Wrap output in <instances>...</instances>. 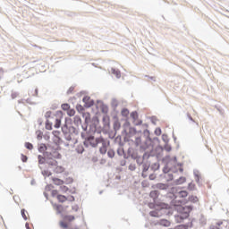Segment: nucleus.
<instances>
[{
    "instance_id": "obj_31",
    "label": "nucleus",
    "mask_w": 229,
    "mask_h": 229,
    "mask_svg": "<svg viewBox=\"0 0 229 229\" xmlns=\"http://www.w3.org/2000/svg\"><path fill=\"white\" fill-rule=\"evenodd\" d=\"M42 174L46 176H50L51 175V172H48V171H43Z\"/></svg>"
},
{
    "instance_id": "obj_4",
    "label": "nucleus",
    "mask_w": 229,
    "mask_h": 229,
    "mask_svg": "<svg viewBox=\"0 0 229 229\" xmlns=\"http://www.w3.org/2000/svg\"><path fill=\"white\" fill-rule=\"evenodd\" d=\"M99 143L102 144V146L99 148L100 154H102V155L106 154V152H107L106 143L105 141H103V140H99Z\"/></svg>"
},
{
    "instance_id": "obj_10",
    "label": "nucleus",
    "mask_w": 229,
    "mask_h": 229,
    "mask_svg": "<svg viewBox=\"0 0 229 229\" xmlns=\"http://www.w3.org/2000/svg\"><path fill=\"white\" fill-rule=\"evenodd\" d=\"M53 182L55 185H63L64 183L63 180L57 179L56 177H54Z\"/></svg>"
},
{
    "instance_id": "obj_7",
    "label": "nucleus",
    "mask_w": 229,
    "mask_h": 229,
    "mask_svg": "<svg viewBox=\"0 0 229 229\" xmlns=\"http://www.w3.org/2000/svg\"><path fill=\"white\" fill-rule=\"evenodd\" d=\"M159 225L162 226L169 227L171 225V222L169 220H159Z\"/></svg>"
},
{
    "instance_id": "obj_35",
    "label": "nucleus",
    "mask_w": 229,
    "mask_h": 229,
    "mask_svg": "<svg viewBox=\"0 0 229 229\" xmlns=\"http://www.w3.org/2000/svg\"><path fill=\"white\" fill-rule=\"evenodd\" d=\"M175 229H186V226L179 225V226H176Z\"/></svg>"
},
{
    "instance_id": "obj_19",
    "label": "nucleus",
    "mask_w": 229,
    "mask_h": 229,
    "mask_svg": "<svg viewBox=\"0 0 229 229\" xmlns=\"http://www.w3.org/2000/svg\"><path fill=\"white\" fill-rule=\"evenodd\" d=\"M61 108H62L64 111H68L69 108H70V105H69V104H62Z\"/></svg>"
},
{
    "instance_id": "obj_16",
    "label": "nucleus",
    "mask_w": 229,
    "mask_h": 229,
    "mask_svg": "<svg viewBox=\"0 0 229 229\" xmlns=\"http://www.w3.org/2000/svg\"><path fill=\"white\" fill-rule=\"evenodd\" d=\"M75 219V216H64V220L65 221H68V222H72Z\"/></svg>"
},
{
    "instance_id": "obj_15",
    "label": "nucleus",
    "mask_w": 229,
    "mask_h": 229,
    "mask_svg": "<svg viewBox=\"0 0 229 229\" xmlns=\"http://www.w3.org/2000/svg\"><path fill=\"white\" fill-rule=\"evenodd\" d=\"M55 210H57V214H61L63 212V206L55 205Z\"/></svg>"
},
{
    "instance_id": "obj_36",
    "label": "nucleus",
    "mask_w": 229,
    "mask_h": 229,
    "mask_svg": "<svg viewBox=\"0 0 229 229\" xmlns=\"http://www.w3.org/2000/svg\"><path fill=\"white\" fill-rule=\"evenodd\" d=\"M156 179V175L155 174H150L149 175V180H155Z\"/></svg>"
},
{
    "instance_id": "obj_20",
    "label": "nucleus",
    "mask_w": 229,
    "mask_h": 229,
    "mask_svg": "<svg viewBox=\"0 0 229 229\" xmlns=\"http://www.w3.org/2000/svg\"><path fill=\"white\" fill-rule=\"evenodd\" d=\"M25 148L29 150H32L33 149V145L30 142H26L25 143Z\"/></svg>"
},
{
    "instance_id": "obj_40",
    "label": "nucleus",
    "mask_w": 229,
    "mask_h": 229,
    "mask_svg": "<svg viewBox=\"0 0 229 229\" xmlns=\"http://www.w3.org/2000/svg\"><path fill=\"white\" fill-rule=\"evenodd\" d=\"M181 180H182V182H185V177H182Z\"/></svg>"
},
{
    "instance_id": "obj_17",
    "label": "nucleus",
    "mask_w": 229,
    "mask_h": 229,
    "mask_svg": "<svg viewBox=\"0 0 229 229\" xmlns=\"http://www.w3.org/2000/svg\"><path fill=\"white\" fill-rule=\"evenodd\" d=\"M64 172V168L63 166H57L55 167V173L61 174Z\"/></svg>"
},
{
    "instance_id": "obj_23",
    "label": "nucleus",
    "mask_w": 229,
    "mask_h": 229,
    "mask_svg": "<svg viewBox=\"0 0 229 229\" xmlns=\"http://www.w3.org/2000/svg\"><path fill=\"white\" fill-rule=\"evenodd\" d=\"M38 159L39 164H44L46 162V159L43 157V156H38Z\"/></svg>"
},
{
    "instance_id": "obj_11",
    "label": "nucleus",
    "mask_w": 229,
    "mask_h": 229,
    "mask_svg": "<svg viewBox=\"0 0 229 229\" xmlns=\"http://www.w3.org/2000/svg\"><path fill=\"white\" fill-rule=\"evenodd\" d=\"M179 198H186L188 197V191H181L178 192V195H177Z\"/></svg>"
},
{
    "instance_id": "obj_12",
    "label": "nucleus",
    "mask_w": 229,
    "mask_h": 229,
    "mask_svg": "<svg viewBox=\"0 0 229 229\" xmlns=\"http://www.w3.org/2000/svg\"><path fill=\"white\" fill-rule=\"evenodd\" d=\"M150 197L152 198V199H157V197H158V191H152L151 192H150Z\"/></svg>"
},
{
    "instance_id": "obj_26",
    "label": "nucleus",
    "mask_w": 229,
    "mask_h": 229,
    "mask_svg": "<svg viewBox=\"0 0 229 229\" xmlns=\"http://www.w3.org/2000/svg\"><path fill=\"white\" fill-rule=\"evenodd\" d=\"M107 155H108L109 157L113 158L114 157V152L113 150H109L107 152Z\"/></svg>"
},
{
    "instance_id": "obj_41",
    "label": "nucleus",
    "mask_w": 229,
    "mask_h": 229,
    "mask_svg": "<svg viewBox=\"0 0 229 229\" xmlns=\"http://www.w3.org/2000/svg\"><path fill=\"white\" fill-rule=\"evenodd\" d=\"M73 229H78V228H73Z\"/></svg>"
},
{
    "instance_id": "obj_13",
    "label": "nucleus",
    "mask_w": 229,
    "mask_h": 229,
    "mask_svg": "<svg viewBox=\"0 0 229 229\" xmlns=\"http://www.w3.org/2000/svg\"><path fill=\"white\" fill-rule=\"evenodd\" d=\"M113 74H114L117 78L121 77V72L119 70H114V68L112 69Z\"/></svg>"
},
{
    "instance_id": "obj_30",
    "label": "nucleus",
    "mask_w": 229,
    "mask_h": 229,
    "mask_svg": "<svg viewBox=\"0 0 229 229\" xmlns=\"http://www.w3.org/2000/svg\"><path fill=\"white\" fill-rule=\"evenodd\" d=\"M52 196H53V197L58 196V191H57V190L52 191Z\"/></svg>"
},
{
    "instance_id": "obj_28",
    "label": "nucleus",
    "mask_w": 229,
    "mask_h": 229,
    "mask_svg": "<svg viewBox=\"0 0 229 229\" xmlns=\"http://www.w3.org/2000/svg\"><path fill=\"white\" fill-rule=\"evenodd\" d=\"M67 200L70 201V202H73L75 200V199H74L73 196H68Z\"/></svg>"
},
{
    "instance_id": "obj_24",
    "label": "nucleus",
    "mask_w": 229,
    "mask_h": 229,
    "mask_svg": "<svg viewBox=\"0 0 229 229\" xmlns=\"http://www.w3.org/2000/svg\"><path fill=\"white\" fill-rule=\"evenodd\" d=\"M60 190L62 192H64V193L69 191V188H67V186H61Z\"/></svg>"
},
{
    "instance_id": "obj_8",
    "label": "nucleus",
    "mask_w": 229,
    "mask_h": 229,
    "mask_svg": "<svg viewBox=\"0 0 229 229\" xmlns=\"http://www.w3.org/2000/svg\"><path fill=\"white\" fill-rule=\"evenodd\" d=\"M47 123H46V129L47 130H52V124H53V121L50 118H47Z\"/></svg>"
},
{
    "instance_id": "obj_14",
    "label": "nucleus",
    "mask_w": 229,
    "mask_h": 229,
    "mask_svg": "<svg viewBox=\"0 0 229 229\" xmlns=\"http://www.w3.org/2000/svg\"><path fill=\"white\" fill-rule=\"evenodd\" d=\"M67 114H68L69 116H74V114H75V110H74L73 108H69V109L67 110Z\"/></svg>"
},
{
    "instance_id": "obj_29",
    "label": "nucleus",
    "mask_w": 229,
    "mask_h": 229,
    "mask_svg": "<svg viewBox=\"0 0 229 229\" xmlns=\"http://www.w3.org/2000/svg\"><path fill=\"white\" fill-rule=\"evenodd\" d=\"M131 116L135 120L138 117V113L136 112L131 113Z\"/></svg>"
},
{
    "instance_id": "obj_27",
    "label": "nucleus",
    "mask_w": 229,
    "mask_h": 229,
    "mask_svg": "<svg viewBox=\"0 0 229 229\" xmlns=\"http://www.w3.org/2000/svg\"><path fill=\"white\" fill-rule=\"evenodd\" d=\"M21 161L22 162L28 161V156H24V154H21Z\"/></svg>"
},
{
    "instance_id": "obj_5",
    "label": "nucleus",
    "mask_w": 229,
    "mask_h": 229,
    "mask_svg": "<svg viewBox=\"0 0 229 229\" xmlns=\"http://www.w3.org/2000/svg\"><path fill=\"white\" fill-rule=\"evenodd\" d=\"M182 210H186L183 214V216H181V218H187L190 216V212L191 210V207L182 208Z\"/></svg>"
},
{
    "instance_id": "obj_9",
    "label": "nucleus",
    "mask_w": 229,
    "mask_h": 229,
    "mask_svg": "<svg viewBox=\"0 0 229 229\" xmlns=\"http://www.w3.org/2000/svg\"><path fill=\"white\" fill-rule=\"evenodd\" d=\"M121 114L123 117H128L130 115V110H128L127 108H123L121 111Z\"/></svg>"
},
{
    "instance_id": "obj_33",
    "label": "nucleus",
    "mask_w": 229,
    "mask_h": 229,
    "mask_svg": "<svg viewBox=\"0 0 229 229\" xmlns=\"http://www.w3.org/2000/svg\"><path fill=\"white\" fill-rule=\"evenodd\" d=\"M150 216H154V217H157V212H156V211H151V212H150Z\"/></svg>"
},
{
    "instance_id": "obj_3",
    "label": "nucleus",
    "mask_w": 229,
    "mask_h": 229,
    "mask_svg": "<svg viewBox=\"0 0 229 229\" xmlns=\"http://www.w3.org/2000/svg\"><path fill=\"white\" fill-rule=\"evenodd\" d=\"M83 103H85V107H91L94 105V102L90 99L89 97H84L82 99Z\"/></svg>"
},
{
    "instance_id": "obj_21",
    "label": "nucleus",
    "mask_w": 229,
    "mask_h": 229,
    "mask_svg": "<svg viewBox=\"0 0 229 229\" xmlns=\"http://www.w3.org/2000/svg\"><path fill=\"white\" fill-rule=\"evenodd\" d=\"M189 200H190L191 202H197V201H199V199H198L197 196H191V197L189 198Z\"/></svg>"
},
{
    "instance_id": "obj_1",
    "label": "nucleus",
    "mask_w": 229,
    "mask_h": 229,
    "mask_svg": "<svg viewBox=\"0 0 229 229\" xmlns=\"http://www.w3.org/2000/svg\"><path fill=\"white\" fill-rule=\"evenodd\" d=\"M46 118H50L55 123V128L59 129L62 124V112L57 111L55 114H52L51 111H47L45 114Z\"/></svg>"
},
{
    "instance_id": "obj_2",
    "label": "nucleus",
    "mask_w": 229,
    "mask_h": 229,
    "mask_svg": "<svg viewBox=\"0 0 229 229\" xmlns=\"http://www.w3.org/2000/svg\"><path fill=\"white\" fill-rule=\"evenodd\" d=\"M98 143H100V140H96L94 137H89L87 140L84 141L86 146H92V148H96Z\"/></svg>"
},
{
    "instance_id": "obj_18",
    "label": "nucleus",
    "mask_w": 229,
    "mask_h": 229,
    "mask_svg": "<svg viewBox=\"0 0 229 229\" xmlns=\"http://www.w3.org/2000/svg\"><path fill=\"white\" fill-rule=\"evenodd\" d=\"M21 214L24 220H28V215H26V209H21Z\"/></svg>"
},
{
    "instance_id": "obj_37",
    "label": "nucleus",
    "mask_w": 229,
    "mask_h": 229,
    "mask_svg": "<svg viewBox=\"0 0 229 229\" xmlns=\"http://www.w3.org/2000/svg\"><path fill=\"white\" fill-rule=\"evenodd\" d=\"M54 134H55V135H59V134H60V131H54Z\"/></svg>"
},
{
    "instance_id": "obj_38",
    "label": "nucleus",
    "mask_w": 229,
    "mask_h": 229,
    "mask_svg": "<svg viewBox=\"0 0 229 229\" xmlns=\"http://www.w3.org/2000/svg\"><path fill=\"white\" fill-rule=\"evenodd\" d=\"M210 229H220V228L217 226H211Z\"/></svg>"
},
{
    "instance_id": "obj_34",
    "label": "nucleus",
    "mask_w": 229,
    "mask_h": 229,
    "mask_svg": "<svg viewBox=\"0 0 229 229\" xmlns=\"http://www.w3.org/2000/svg\"><path fill=\"white\" fill-rule=\"evenodd\" d=\"M53 157H55V158H61V154L60 153H55V154H54Z\"/></svg>"
},
{
    "instance_id": "obj_32",
    "label": "nucleus",
    "mask_w": 229,
    "mask_h": 229,
    "mask_svg": "<svg viewBox=\"0 0 229 229\" xmlns=\"http://www.w3.org/2000/svg\"><path fill=\"white\" fill-rule=\"evenodd\" d=\"M84 107L81 105L77 106V111H83Z\"/></svg>"
},
{
    "instance_id": "obj_39",
    "label": "nucleus",
    "mask_w": 229,
    "mask_h": 229,
    "mask_svg": "<svg viewBox=\"0 0 229 229\" xmlns=\"http://www.w3.org/2000/svg\"><path fill=\"white\" fill-rule=\"evenodd\" d=\"M25 226H26L27 229H31V228L30 227V225H29V224H26Z\"/></svg>"
},
{
    "instance_id": "obj_22",
    "label": "nucleus",
    "mask_w": 229,
    "mask_h": 229,
    "mask_svg": "<svg viewBox=\"0 0 229 229\" xmlns=\"http://www.w3.org/2000/svg\"><path fill=\"white\" fill-rule=\"evenodd\" d=\"M30 95H31L32 97H38V89L36 88V89H34V91H31Z\"/></svg>"
},
{
    "instance_id": "obj_25",
    "label": "nucleus",
    "mask_w": 229,
    "mask_h": 229,
    "mask_svg": "<svg viewBox=\"0 0 229 229\" xmlns=\"http://www.w3.org/2000/svg\"><path fill=\"white\" fill-rule=\"evenodd\" d=\"M60 226L63 227V228H67L69 227V225H67V223H64V222H60Z\"/></svg>"
},
{
    "instance_id": "obj_6",
    "label": "nucleus",
    "mask_w": 229,
    "mask_h": 229,
    "mask_svg": "<svg viewBox=\"0 0 229 229\" xmlns=\"http://www.w3.org/2000/svg\"><path fill=\"white\" fill-rule=\"evenodd\" d=\"M58 202L64 203L67 201V197L65 195L57 194Z\"/></svg>"
}]
</instances>
